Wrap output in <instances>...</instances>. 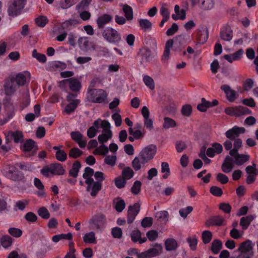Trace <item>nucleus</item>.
<instances>
[{"label": "nucleus", "mask_w": 258, "mask_h": 258, "mask_svg": "<svg viewBox=\"0 0 258 258\" xmlns=\"http://www.w3.org/2000/svg\"><path fill=\"white\" fill-rule=\"evenodd\" d=\"M161 172L162 173H165L163 175L162 177L164 179H166L170 175V168L169 164L167 162H162L161 163Z\"/></svg>", "instance_id": "obj_46"}, {"label": "nucleus", "mask_w": 258, "mask_h": 258, "mask_svg": "<svg viewBox=\"0 0 258 258\" xmlns=\"http://www.w3.org/2000/svg\"><path fill=\"white\" fill-rule=\"evenodd\" d=\"M48 20L45 16H39L35 19V23L36 25L40 27H44L48 23Z\"/></svg>", "instance_id": "obj_54"}, {"label": "nucleus", "mask_w": 258, "mask_h": 258, "mask_svg": "<svg viewBox=\"0 0 258 258\" xmlns=\"http://www.w3.org/2000/svg\"><path fill=\"white\" fill-rule=\"evenodd\" d=\"M32 56L36 58L39 61L44 63L46 60V56L41 53H38L36 49H34L32 52Z\"/></svg>", "instance_id": "obj_57"}, {"label": "nucleus", "mask_w": 258, "mask_h": 258, "mask_svg": "<svg viewBox=\"0 0 258 258\" xmlns=\"http://www.w3.org/2000/svg\"><path fill=\"white\" fill-rule=\"evenodd\" d=\"M5 109L6 111V116H2L0 115V125H3L7 123L15 115V109L12 103H9L6 104Z\"/></svg>", "instance_id": "obj_12"}, {"label": "nucleus", "mask_w": 258, "mask_h": 258, "mask_svg": "<svg viewBox=\"0 0 258 258\" xmlns=\"http://www.w3.org/2000/svg\"><path fill=\"white\" fill-rule=\"evenodd\" d=\"M245 129L244 127H240L235 126L228 130L225 133L226 137L230 140H234L237 138L240 134L245 133Z\"/></svg>", "instance_id": "obj_14"}, {"label": "nucleus", "mask_w": 258, "mask_h": 258, "mask_svg": "<svg viewBox=\"0 0 258 258\" xmlns=\"http://www.w3.org/2000/svg\"><path fill=\"white\" fill-rule=\"evenodd\" d=\"M53 171V175H63L65 172V170L62 165L60 163H53L51 164Z\"/></svg>", "instance_id": "obj_29"}, {"label": "nucleus", "mask_w": 258, "mask_h": 258, "mask_svg": "<svg viewBox=\"0 0 258 258\" xmlns=\"http://www.w3.org/2000/svg\"><path fill=\"white\" fill-rule=\"evenodd\" d=\"M252 250L251 241L250 240H247L240 244L237 250L241 252L240 254H242V258H245V254L250 252Z\"/></svg>", "instance_id": "obj_17"}, {"label": "nucleus", "mask_w": 258, "mask_h": 258, "mask_svg": "<svg viewBox=\"0 0 258 258\" xmlns=\"http://www.w3.org/2000/svg\"><path fill=\"white\" fill-rule=\"evenodd\" d=\"M156 218L159 222L165 224L168 221V213L166 211L158 212Z\"/></svg>", "instance_id": "obj_33"}, {"label": "nucleus", "mask_w": 258, "mask_h": 258, "mask_svg": "<svg viewBox=\"0 0 258 258\" xmlns=\"http://www.w3.org/2000/svg\"><path fill=\"white\" fill-rule=\"evenodd\" d=\"M162 246L160 244H155L154 247L149 249L139 255L138 258H151L159 255L162 252Z\"/></svg>", "instance_id": "obj_9"}, {"label": "nucleus", "mask_w": 258, "mask_h": 258, "mask_svg": "<svg viewBox=\"0 0 258 258\" xmlns=\"http://www.w3.org/2000/svg\"><path fill=\"white\" fill-rule=\"evenodd\" d=\"M224 218L221 215H216L210 217L205 222V225L207 227L211 226H221L223 225Z\"/></svg>", "instance_id": "obj_15"}, {"label": "nucleus", "mask_w": 258, "mask_h": 258, "mask_svg": "<svg viewBox=\"0 0 258 258\" xmlns=\"http://www.w3.org/2000/svg\"><path fill=\"white\" fill-rule=\"evenodd\" d=\"M94 170L92 168L89 167H87L85 169V172L83 174V177L86 179V180L93 179L92 178V176L94 174Z\"/></svg>", "instance_id": "obj_61"}, {"label": "nucleus", "mask_w": 258, "mask_h": 258, "mask_svg": "<svg viewBox=\"0 0 258 258\" xmlns=\"http://www.w3.org/2000/svg\"><path fill=\"white\" fill-rule=\"evenodd\" d=\"M100 127H103V130L102 134L98 137V140L100 143L103 144L104 143L106 142L112 138V133L110 130V124L106 120H103L101 121Z\"/></svg>", "instance_id": "obj_7"}, {"label": "nucleus", "mask_w": 258, "mask_h": 258, "mask_svg": "<svg viewBox=\"0 0 258 258\" xmlns=\"http://www.w3.org/2000/svg\"><path fill=\"white\" fill-rule=\"evenodd\" d=\"M141 185L142 183L140 181H136L131 188V192L135 195L139 194L141 191Z\"/></svg>", "instance_id": "obj_55"}, {"label": "nucleus", "mask_w": 258, "mask_h": 258, "mask_svg": "<svg viewBox=\"0 0 258 258\" xmlns=\"http://www.w3.org/2000/svg\"><path fill=\"white\" fill-rule=\"evenodd\" d=\"M135 174L134 171L130 167H124L121 172V176L125 179H130Z\"/></svg>", "instance_id": "obj_40"}, {"label": "nucleus", "mask_w": 258, "mask_h": 258, "mask_svg": "<svg viewBox=\"0 0 258 258\" xmlns=\"http://www.w3.org/2000/svg\"><path fill=\"white\" fill-rule=\"evenodd\" d=\"M103 37L108 42L118 44L121 41V37L120 33L115 29L108 27L102 32Z\"/></svg>", "instance_id": "obj_3"}, {"label": "nucleus", "mask_w": 258, "mask_h": 258, "mask_svg": "<svg viewBox=\"0 0 258 258\" xmlns=\"http://www.w3.org/2000/svg\"><path fill=\"white\" fill-rule=\"evenodd\" d=\"M81 164L79 161H75L73 164L72 169L69 171V175L72 177L76 178L78 175Z\"/></svg>", "instance_id": "obj_26"}, {"label": "nucleus", "mask_w": 258, "mask_h": 258, "mask_svg": "<svg viewBox=\"0 0 258 258\" xmlns=\"http://www.w3.org/2000/svg\"><path fill=\"white\" fill-rule=\"evenodd\" d=\"M83 241L86 243H96V238L95 233L90 232L86 233L83 236Z\"/></svg>", "instance_id": "obj_36"}, {"label": "nucleus", "mask_w": 258, "mask_h": 258, "mask_svg": "<svg viewBox=\"0 0 258 258\" xmlns=\"http://www.w3.org/2000/svg\"><path fill=\"white\" fill-rule=\"evenodd\" d=\"M79 23L77 20L70 19L63 22L61 24V27L63 29L70 30L72 26H75Z\"/></svg>", "instance_id": "obj_45"}, {"label": "nucleus", "mask_w": 258, "mask_h": 258, "mask_svg": "<svg viewBox=\"0 0 258 258\" xmlns=\"http://www.w3.org/2000/svg\"><path fill=\"white\" fill-rule=\"evenodd\" d=\"M209 32L207 27H202L201 30L198 32V40L199 43L204 44L208 38Z\"/></svg>", "instance_id": "obj_22"}, {"label": "nucleus", "mask_w": 258, "mask_h": 258, "mask_svg": "<svg viewBox=\"0 0 258 258\" xmlns=\"http://www.w3.org/2000/svg\"><path fill=\"white\" fill-rule=\"evenodd\" d=\"M18 86H23L26 82V77L22 73H19L14 79Z\"/></svg>", "instance_id": "obj_52"}, {"label": "nucleus", "mask_w": 258, "mask_h": 258, "mask_svg": "<svg viewBox=\"0 0 258 258\" xmlns=\"http://www.w3.org/2000/svg\"><path fill=\"white\" fill-rule=\"evenodd\" d=\"M151 51L147 47H144L140 49L139 54L140 55L142 58H145L147 61H149L150 57L151 56Z\"/></svg>", "instance_id": "obj_43"}, {"label": "nucleus", "mask_w": 258, "mask_h": 258, "mask_svg": "<svg viewBox=\"0 0 258 258\" xmlns=\"http://www.w3.org/2000/svg\"><path fill=\"white\" fill-rule=\"evenodd\" d=\"M176 125V123L174 119L168 117L164 118V123L162 125L163 129L166 130L171 127H174Z\"/></svg>", "instance_id": "obj_37"}, {"label": "nucleus", "mask_w": 258, "mask_h": 258, "mask_svg": "<svg viewBox=\"0 0 258 258\" xmlns=\"http://www.w3.org/2000/svg\"><path fill=\"white\" fill-rule=\"evenodd\" d=\"M72 139L76 142L79 146L81 148H85L86 145V141H83V135L79 132H73L71 133Z\"/></svg>", "instance_id": "obj_20"}, {"label": "nucleus", "mask_w": 258, "mask_h": 258, "mask_svg": "<svg viewBox=\"0 0 258 258\" xmlns=\"http://www.w3.org/2000/svg\"><path fill=\"white\" fill-rule=\"evenodd\" d=\"M143 81L145 85L148 87L151 90L155 88V83L153 79L150 76L146 75L143 78Z\"/></svg>", "instance_id": "obj_49"}, {"label": "nucleus", "mask_w": 258, "mask_h": 258, "mask_svg": "<svg viewBox=\"0 0 258 258\" xmlns=\"http://www.w3.org/2000/svg\"><path fill=\"white\" fill-rule=\"evenodd\" d=\"M107 96L103 89H91L88 90V97L93 103H101L105 101Z\"/></svg>", "instance_id": "obj_4"}, {"label": "nucleus", "mask_w": 258, "mask_h": 258, "mask_svg": "<svg viewBox=\"0 0 258 258\" xmlns=\"http://www.w3.org/2000/svg\"><path fill=\"white\" fill-rule=\"evenodd\" d=\"M139 24L142 29L145 31L151 29L152 25L151 22L147 19H140Z\"/></svg>", "instance_id": "obj_47"}, {"label": "nucleus", "mask_w": 258, "mask_h": 258, "mask_svg": "<svg viewBox=\"0 0 258 258\" xmlns=\"http://www.w3.org/2000/svg\"><path fill=\"white\" fill-rule=\"evenodd\" d=\"M187 36L185 34H180L175 36L172 39H169L168 41L172 42L173 50L177 52H181L184 50L186 46Z\"/></svg>", "instance_id": "obj_6"}, {"label": "nucleus", "mask_w": 258, "mask_h": 258, "mask_svg": "<svg viewBox=\"0 0 258 258\" xmlns=\"http://www.w3.org/2000/svg\"><path fill=\"white\" fill-rule=\"evenodd\" d=\"M140 204L136 203L133 205H131L128 208L127 213V222L131 224L135 219L136 217L140 211Z\"/></svg>", "instance_id": "obj_11"}, {"label": "nucleus", "mask_w": 258, "mask_h": 258, "mask_svg": "<svg viewBox=\"0 0 258 258\" xmlns=\"http://www.w3.org/2000/svg\"><path fill=\"white\" fill-rule=\"evenodd\" d=\"M55 157L57 160L63 162L67 158V154L63 150H58V151L56 152Z\"/></svg>", "instance_id": "obj_58"}, {"label": "nucleus", "mask_w": 258, "mask_h": 258, "mask_svg": "<svg viewBox=\"0 0 258 258\" xmlns=\"http://www.w3.org/2000/svg\"><path fill=\"white\" fill-rule=\"evenodd\" d=\"M141 234V232L139 230L132 231L130 234L132 240L135 243L137 242L140 239Z\"/></svg>", "instance_id": "obj_62"}, {"label": "nucleus", "mask_w": 258, "mask_h": 258, "mask_svg": "<svg viewBox=\"0 0 258 258\" xmlns=\"http://www.w3.org/2000/svg\"><path fill=\"white\" fill-rule=\"evenodd\" d=\"M8 231L10 235L17 238L21 237L22 234V231L20 229L15 227L9 228Z\"/></svg>", "instance_id": "obj_60"}, {"label": "nucleus", "mask_w": 258, "mask_h": 258, "mask_svg": "<svg viewBox=\"0 0 258 258\" xmlns=\"http://www.w3.org/2000/svg\"><path fill=\"white\" fill-rule=\"evenodd\" d=\"M192 112V107L189 104H186L182 107L181 112L184 116L188 117L191 115Z\"/></svg>", "instance_id": "obj_56"}, {"label": "nucleus", "mask_w": 258, "mask_h": 258, "mask_svg": "<svg viewBox=\"0 0 258 258\" xmlns=\"http://www.w3.org/2000/svg\"><path fill=\"white\" fill-rule=\"evenodd\" d=\"M112 16L109 14H105L99 17L97 20V24L98 28H104L105 25L109 23L112 20Z\"/></svg>", "instance_id": "obj_21"}, {"label": "nucleus", "mask_w": 258, "mask_h": 258, "mask_svg": "<svg viewBox=\"0 0 258 258\" xmlns=\"http://www.w3.org/2000/svg\"><path fill=\"white\" fill-rule=\"evenodd\" d=\"M165 247L167 251L175 250L178 247V244L175 239L168 238L165 241Z\"/></svg>", "instance_id": "obj_23"}, {"label": "nucleus", "mask_w": 258, "mask_h": 258, "mask_svg": "<svg viewBox=\"0 0 258 258\" xmlns=\"http://www.w3.org/2000/svg\"><path fill=\"white\" fill-rule=\"evenodd\" d=\"M254 216L249 215L246 217H243L240 219V225L242 226L243 230L247 229L248 226L250 224V222L253 220Z\"/></svg>", "instance_id": "obj_27"}, {"label": "nucleus", "mask_w": 258, "mask_h": 258, "mask_svg": "<svg viewBox=\"0 0 258 258\" xmlns=\"http://www.w3.org/2000/svg\"><path fill=\"white\" fill-rule=\"evenodd\" d=\"M78 43L81 48L87 49L89 46V41L87 37H80L78 40Z\"/></svg>", "instance_id": "obj_63"}, {"label": "nucleus", "mask_w": 258, "mask_h": 258, "mask_svg": "<svg viewBox=\"0 0 258 258\" xmlns=\"http://www.w3.org/2000/svg\"><path fill=\"white\" fill-rule=\"evenodd\" d=\"M220 37L224 41H230L233 37V31L230 26H223L220 32Z\"/></svg>", "instance_id": "obj_16"}, {"label": "nucleus", "mask_w": 258, "mask_h": 258, "mask_svg": "<svg viewBox=\"0 0 258 258\" xmlns=\"http://www.w3.org/2000/svg\"><path fill=\"white\" fill-rule=\"evenodd\" d=\"M201 4V8L203 10H209L212 9L214 6V0H199Z\"/></svg>", "instance_id": "obj_28"}, {"label": "nucleus", "mask_w": 258, "mask_h": 258, "mask_svg": "<svg viewBox=\"0 0 258 258\" xmlns=\"http://www.w3.org/2000/svg\"><path fill=\"white\" fill-rule=\"evenodd\" d=\"M156 151L157 148L156 146L150 145L143 149L139 155L148 163L154 158Z\"/></svg>", "instance_id": "obj_10"}, {"label": "nucleus", "mask_w": 258, "mask_h": 258, "mask_svg": "<svg viewBox=\"0 0 258 258\" xmlns=\"http://www.w3.org/2000/svg\"><path fill=\"white\" fill-rule=\"evenodd\" d=\"M210 192L215 196L220 197L223 194L222 189L217 186H212L210 189Z\"/></svg>", "instance_id": "obj_64"}, {"label": "nucleus", "mask_w": 258, "mask_h": 258, "mask_svg": "<svg viewBox=\"0 0 258 258\" xmlns=\"http://www.w3.org/2000/svg\"><path fill=\"white\" fill-rule=\"evenodd\" d=\"M13 240L10 236L4 235L1 239V244L4 248H8L12 245Z\"/></svg>", "instance_id": "obj_41"}, {"label": "nucleus", "mask_w": 258, "mask_h": 258, "mask_svg": "<svg viewBox=\"0 0 258 258\" xmlns=\"http://www.w3.org/2000/svg\"><path fill=\"white\" fill-rule=\"evenodd\" d=\"M8 135L13 139L16 143H21L23 141V135L21 131L9 132Z\"/></svg>", "instance_id": "obj_25"}, {"label": "nucleus", "mask_w": 258, "mask_h": 258, "mask_svg": "<svg viewBox=\"0 0 258 258\" xmlns=\"http://www.w3.org/2000/svg\"><path fill=\"white\" fill-rule=\"evenodd\" d=\"M73 238V235L71 232L68 233L67 234H61L58 235H55L52 238V240L54 242H57L61 239H68L71 240Z\"/></svg>", "instance_id": "obj_39"}, {"label": "nucleus", "mask_w": 258, "mask_h": 258, "mask_svg": "<svg viewBox=\"0 0 258 258\" xmlns=\"http://www.w3.org/2000/svg\"><path fill=\"white\" fill-rule=\"evenodd\" d=\"M38 215L42 218L48 219L50 217V214L48 210L44 207L40 208L37 211Z\"/></svg>", "instance_id": "obj_51"}, {"label": "nucleus", "mask_w": 258, "mask_h": 258, "mask_svg": "<svg viewBox=\"0 0 258 258\" xmlns=\"http://www.w3.org/2000/svg\"><path fill=\"white\" fill-rule=\"evenodd\" d=\"M225 112L229 115L236 116L244 114H250L251 113L250 110L247 107L242 106L226 108Z\"/></svg>", "instance_id": "obj_8"}, {"label": "nucleus", "mask_w": 258, "mask_h": 258, "mask_svg": "<svg viewBox=\"0 0 258 258\" xmlns=\"http://www.w3.org/2000/svg\"><path fill=\"white\" fill-rule=\"evenodd\" d=\"M126 180L122 176L117 177L114 180L116 186L118 188H123L126 184Z\"/></svg>", "instance_id": "obj_59"}, {"label": "nucleus", "mask_w": 258, "mask_h": 258, "mask_svg": "<svg viewBox=\"0 0 258 258\" xmlns=\"http://www.w3.org/2000/svg\"><path fill=\"white\" fill-rule=\"evenodd\" d=\"M203 242L205 244L209 243L212 239V233L211 231L205 230L202 234Z\"/></svg>", "instance_id": "obj_48"}, {"label": "nucleus", "mask_w": 258, "mask_h": 258, "mask_svg": "<svg viewBox=\"0 0 258 258\" xmlns=\"http://www.w3.org/2000/svg\"><path fill=\"white\" fill-rule=\"evenodd\" d=\"M27 171L29 167L24 163H16L14 165L7 164L4 169V174L8 179L15 182H21L25 183L26 179L24 174L19 170Z\"/></svg>", "instance_id": "obj_1"}, {"label": "nucleus", "mask_w": 258, "mask_h": 258, "mask_svg": "<svg viewBox=\"0 0 258 258\" xmlns=\"http://www.w3.org/2000/svg\"><path fill=\"white\" fill-rule=\"evenodd\" d=\"M66 84H69L70 89L73 92H78L81 88L80 82L74 78L63 80L60 82L59 86L61 87Z\"/></svg>", "instance_id": "obj_13"}, {"label": "nucleus", "mask_w": 258, "mask_h": 258, "mask_svg": "<svg viewBox=\"0 0 258 258\" xmlns=\"http://www.w3.org/2000/svg\"><path fill=\"white\" fill-rule=\"evenodd\" d=\"M122 10L126 20L128 21L132 20L133 19V10L132 7L127 4H125L123 6Z\"/></svg>", "instance_id": "obj_34"}, {"label": "nucleus", "mask_w": 258, "mask_h": 258, "mask_svg": "<svg viewBox=\"0 0 258 258\" xmlns=\"http://www.w3.org/2000/svg\"><path fill=\"white\" fill-rule=\"evenodd\" d=\"M35 148V150H38V147L36 145V143L34 141L29 139L27 140L23 146V150L25 152H29L33 148Z\"/></svg>", "instance_id": "obj_24"}, {"label": "nucleus", "mask_w": 258, "mask_h": 258, "mask_svg": "<svg viewBox=\"0 0 258 258\" xmlns=\"http://www.w3.org/2000/svg\"><path fill=\"white\" fill-rule=\"evenodd\" d=\"M106 223L105 215L101 213L96 214L92 216L89 223L92 229L95 230H100L103 228Z\"/></svg>", "instance_id": "obj_5"}, {"label": "nucleus", "mask_w": 258, "mask_h": 258, "mask_svg": "<svg viewBox=\"0 0 258 258\" xmlns=\"http://www.w3.org/2000/svg\"><path fill=\"white\" fill-rule=\"evenodd\" d=\"M172 46V42L167 40L166 42L165 48L162 56V59L167 60L170 56V49Z\"/></svg>", "instance_id": "obj_42"}, {"label": "nucleus", "mask_w": 258, "mask_h": 258, "mask_svg": "<svg viewBox=\"0 0 258 258\" xmlns=\"http://www.w3.org/2000/svg\"><path fill=\"white\" fill-rule=\"evenodd\" d=\"M118 200L114 205V208L118 212H121L125 207V203L123 200L120 199L119 198H117Z\"/></svg>", "instance_id": "obj_50"}, {"label": "nucleus", "mask_w": 258, "mask_h": 258, "mask_svg": "<svg viewBox=\"0 0 258 258\" xmlns=\"http://www.w3.org/2000/svg\"><path fill=\"white\" fill-rule=\"evenodd\" d=\"M79 103V100L75 99L72 102L67 104L65 108V111L66 113L68 114H70L71 113L74 112Z\"/></svg>", "instance_id": "obj_38"}, {"label": "nucleus", "mask_w": 258, "mask_h": 258, "mask_svg": "<svg viewBox=\"0 0 258 258\" xmlns=\"http://www.w3.org/2000/svg\"><path fill=\"white\" fill-rule=\"evenodd\" d=\"M167 4H163L160 8V14L163 17V19L169 20L170 17V13L168 9L166 8Z\"/></svg>", "instance_id": "obj_53"}, {"label": "nucleus", "mask_w": 258, "mask_h": 258, "mask_svg": "<svg viewBox=\"0 0 258 258\" xmlns=\"http://www.w3.org/2000/svg\"><path fill=\"white\" fill-rule=\"evenodd\" d=\"M249 159V156L246 154H237L235 157L234 162L238 165L240 166L248 161Z\"/></svg>", "instance_id": "obj_30"}, {"label": "nucleus", "mask_w": 258, "mask_h": 258, "mask_svg": "<svg viewBox=\"0 0 258 258\" xmlns=\"http://www.w3.org/2000/svg\"><path fill=\"white\" fill-rule=\"evenodd\" d=\"M27 2V0H10L7 11L9 16L15 17L21 14Z\"/></svg>", "instance_id": "obj_2"}, {"label": "nucleus", "mask_w": 258, "mask_h": 258, "mask_svg": "<svg viewBox=\"0 0 258 258\" xmlns=\"http://www.w3.org/2000/svg\"><path fill=\"white\" fill-rule=\"evenodd\" d=\"M147 162L140 156L136 157L132 162V166L134 169L136 171L140 170L142 168L144 167L145 164Z\"/></svg>", "instance_id": "obj_19"}, {"label": "nucleus", "mask_w": 258, "mask_h": 258, "mask_svg": "<svg viewBox=\"0 0 258 258\" xmlns=\"http://www.w3.org/2000/svg\"><path fill=\"white\" fill-rule=\"evenodd\" d=\"M222 248V242L219 239H215L211 244V250L214 254H217Z\"/></svg>", "instance_id": "obj_31"}, {"label": "nucleus", "mask_w": 258, "mask_h": 258, "mask_svg": "<svg viewBox=\"0 0 258 258\" xmlns=\"http://www.w3.org/2000/svg\"><path fill=\"white\" fill-rule=\"evenodd\" d=\"M14 78L11 79L9 82L7 83L5 86V92L7 95L11 96L15 92V88L13 86Z\"/></svg>", "instance_id": "obj_32"}, {"label": "nucleus", "mask_w": 258, "mask_h": 258, "mask_svg": "<svg viewBox=\"0 0 258 258\" xmlns=\"http://www.w3.org/2000/svg\"><path fill=\"white\" fill-rule=\"evenodd\" d=\"M83 154V152L77 147H75L70 150L69 156L70 158L77 159Z\"/></svg>", "instance_id": "obj_44"}, {"label": "nucleus", "mask_w": 258, "mask_h": 258, "mask_svg": "<svg viewBox=\"0 0 258 258\" xmlns=\"http://www.w3.org/2000/svg\"><path fill=\"white\" fill-rule=\"evenodd\" d=\"M102 186V183L100 182V181H94V182L92 183L90 195L93 197H95L101 190Z\"/></svg>", "instance_id": "obj_35"}, {"label": "nucleus", "mask_w": 258, "mask_h": 258, "mask_svg": "<svg viewBox=\"0 0 258 258\" xmlns=\"http://www.w3.org/2000/svg\"><path fill=\"white\" fill-rule=\"evenodd\" d=\"M222 90L225 93L227 100L230 102H233L236 98V92L235 91L232 90L231 87L228 85H223L221 87Z\"/></svg>", "instance_id": "obj_18"}]
</instances>
